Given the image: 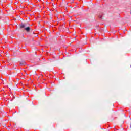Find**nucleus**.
I'll return each instance as SVG.
<instances>
[{
	"instance_id": "nucleus-2",
	"label": "nucleus",
	"mask_w": 131,
	"mask_h": 131,
	"mask_svg": "<svg viewBox=\"0 0 131 131\" xmlns=\"http://www.w3.org/2000/svg\"><path fill=\"white\" fill-rule=\"evenodd\" d=\"M25 26H26L25 24H21L20 25V28H25Z\"/></svg>"
},
{
	"instance_id": "nucleus-3",
	"label": "nucleus",
	"mask_w": 131,
	"mask_h": 131,
	"mask_svg": "<svg viewBox=\"0 0 131 131\" xmlns=\"http://www.w3.org/2000/svg\"><path fill=\"white\" fill-rule=\"evenodd\" d=\"M26 63L25 62H24V61L21 62L20 63V65L21 66H23L26 65Z\"/></svg>"
},
{
	"instance_id": "nucleus-1",
	"label": "nucleus",
	"mask_w": 131,
	"mask_h": 131,
	"mask_svg": "<svg viewBox=\"0 0 131 131\" xmlns=\"http://www.w3.org/2000/svg\"><path fill=\"white\" fill-rule=\"evenodd\" d=\"M25 30H26V31H27V32H29V31H30V28L29 27L25 28Z\"/></svg>"
},
{
	"instance_id": "nucleus-4",
	"label": "nucleus",
	"mask_w": 131,
	"mask_h": 131,
	"mask_svg": "<svg viewBox=\"0 0 131 131\" xmlns=\"http://www.w3.org/2000/svg\"><path fill=\"white\" fill-rule=\"evenodd\" d=\"M102 15H99V18H100V19H102Z\"/></svg>"
}]
</instances>
